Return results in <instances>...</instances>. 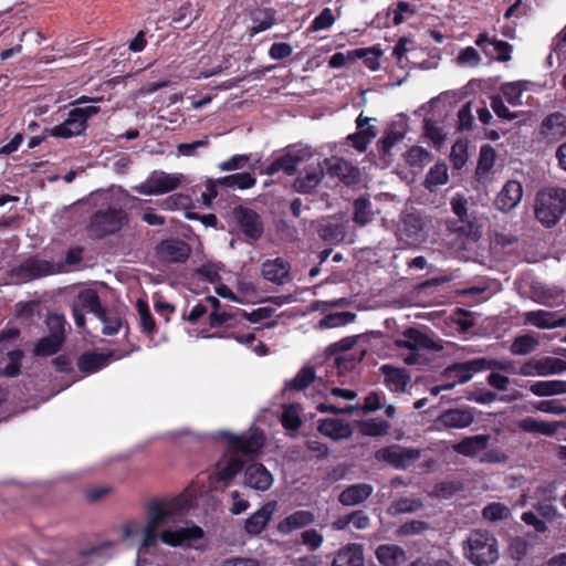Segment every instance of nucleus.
Instances as JSON below:
<instances>
[{"label":"nucleus","instance_id":"nucleus-27","mask_svg":"<svg viewBox=\"0 0 566 566\" xmlns=\"http://www.w3.org/2000/svg\"><path fill=\"white\" fill-rule=\"evenodd\" d=\"M368 123H369V118L364 117L363 114H360L356 119L357 132L354 134H350L347 137V139H348V142H350L352 146L359 153L366 151L368 145L377 136L376 128L371 125H368Z\"/></svg>","mask_w":566,"mask_h":566},{"label":"nucleus","instance_id":"nucleus-21","mask_svg":"<svg viewBox=\"0 0 566 566\" xmlns=\"http://www.w3.org/2000/svg\"><path fill=\"white\" fill-rule=\"evenodd\" d=\"M474 419V409L471 407L451 408L438 417V423L446 429H464L470 427Z\"/></svg>","mask_w":566,"mask_h":566},{"label":"nucleus","instance_id":"nucleus-41","mask_svg":"<svg viewBox=\"0 0 566 566\" xmlns=\"http://www.w3.org/2000/svg\"><path fill=\"white\" fill-rule=\"evenodd\" d=\"M276 24V11L273 8L258 10L252 15V27L250 35L253 36L260 32L271 29Z\"/></svg>","mask_w":566,"mask_h":566},{"label":"nucleus","instance_id":"nucleus-7","mask_svg":"<svg viewBox=\"0 0 566 566\" xmlns=\"http://www.w3.org/2000/svg\"><path fill=\"white\" fill-rule=\"evenodd\" d=\"M127 221V213L117 207L96 210L90 218L87 231L91 238L104 239L122 230Z\"/></svg>","mask_w":566,"mask_h":566},{"label":"nucleus","instance_id":"nucleus-56","mask_svg":"<svg viewBox=\"0 0 566 566\" xmlns=\"http://www.w3.org/2000/svg\"><path fill=\"white\" fill-rule=\"evenodd\" d=\"M244 468V462L238 457H230L223 467L218 469V479L228 483Z\"/></svg>","mask_w":566,"mask_h":566},{"label":"nucleus","instance_id":"nucleus-59","mask_svg":"<svg viewBox=\"0 0 566 566\" xmlns=\"http://www.w3.org/2000/svg\"><path fill=\"white\" fill-rule=\"evenodd\" d=\"M300 542L310 552H316L324 543V536L315 528H307L301 533Z\"/></svg>","mask_w":566,"mask_h":566},{"label":"nucleus","instance_id":"nucleus-23","mask_svg":"<svg viewBox=\"0 0 566 566\" xmlns=\"http://www.w3.org/2000/svg\"><path fill=\"white\" fill-rule=\"evenodd\" d=\"M264 280L283 285L291 280V265L283 258L266 260L261 268Z\"/></svg>","mask_w":566,"mask_h":566},{"label":"nucleus","instance_id":"nucleus-50","mask_svg":"<svg viewBox=\"0 0 566 566\" xmlns=\"http://www.w3.org/2000/svg\"><path fill=\"white\" fill-rule=\"evenodd\" d=\"M526 90V82H509L502 84L500 91L512 106L522 105V94Z\"/></svg>","mask_w":566,"mask_h":566},{"label":"nucleus","instance_id":"nucleus-32","mask_svg":"<svg viewBox=\"0 0 566 566\" xmlns=\"http://www.w3.org/2000/svg\"><path fill=\"white\" fill-rule=\"evenodd\" d=\"M421 458V450L391 444V467L407 470L412 468Z\"/></svg>","mask_w":566,"mask_h":566},{"label":"nucleus","instance_id":"nucleus-38","mask_svg":"<svg viewBox=\"0 0 566 566\" xmlns=\"http://www.w3.org/2000/svg\"><path fill=\"white\" fill-rule=\"evenodd\" d=\"M415 49V42L410 40L409 38H401L398 43L396 44L392 54L397 59V63L399 69H401L403 72L402 76H398L397 81L395 83H391V85H400L409 75V72L407 70L409 64V59L407 56L408 53L413 51Z\"/></svg>","mask_w":566,"mask_h":566},{"label":"nucleus","instance_id":"nucleus-8","mask_svg":"<svg viewBox=\"0 0 566 566\" xmlns=\"http://www.w3.org/2000/svg\"><path fill=\"white\" fill-rule=\"evenodd\" d=\"M99 111L101 108L95 105L75 107L69 112L67 118L63 123L48 129V134L64 139L84 135L88 119L98 114Z\"/></svg>","mask_w":566,"mask_h":566},{"label":"nucleus","instance_id":"nucleus-55","mask_svg":"<svg viewBox=\"0 0 566 566\" xmlns=\"http://www.w3.org/2000/svg\"><path fill=\"white\" fill-rule=\"evenodd\" d=\"M356 318V314L353 312H337L331 313L324 316L319 321L321 328H335L339 326H345L349 323H353Z\"/></svg>","mask_w":566,"mask_h":566},{"label":"nucleus","instance_id":"nucleus-37","mask_svg":"<svg viewBox=\"0 0 566 566\" xmlns=\"http://www.w3.org/2000/svg\"><path fill=\"white\" fill-rule=\"evenodd\" d=\"M542 134L552 139H560L566 136V116L556 112L546 116L542 123Z\"/></svg>","mask_w":566,"mask_h":566},{"label":"nucleus","instance_id":"nucleus-39","mask_svg":"<svg viewBox=\"0 0 566 566\" xmlns=\"http://www.w3.org/2000/svg\"><path fill=\"white\" fill-rule=\"evenodd\" d=\"M530 391L537 397H551L566 394V380H538L530 386Z\"/></svg>","mask_w":566,"mask_h":566},{"label":"nucleus","instance_id":"nucleus-54","mask_svg":"<svg viewBox=\"0 0 566 566\" xmlns=\"http://www.w3.org/2000/svg\"><path fill=\"white\" fill-rule=\"evenodd\" d=\"M315 369L312 366L303 367L296 376L286 382V387L291 390H304L315 380Z\"/></svg>","mask_w":566,"mask_h":566},{"label":"nucleus","instance_id":"nucleus-31","mask_svg":"<svg viewBox=\"0 0 566 566\" xmlns=\"http://www.w3.org/2000/svg\"><path fill=\"white\" fill-rule=\"evenodd\" d=\"M317 430L323 436L328 437L335 441L348 439L353 433L349 423L342 419L331 418L319 420Z\"/></svg>","mask_w":566,"mask_h":566},{"label":"nucleus","instance_id":"nucleus-9","mask_svg":"<svg viewBox=\"0 0 566 566\" xmlns=\"http://www.w3.org/2000/svg\"><path fill=\"white\" fill-rule=\"evenodd\" d=\"M172 515V510L164 502L155 501L148 505L147 523L143 530L139 553H146L149 548L156 546L158 538H160L158 530L168 523Z\"/></svg>","mask_w":566,"mask_h":566},{"label":"nucleus","instance_id":"nucleus-46","mask_svg":"<svg viewBox=\"0 0 566 566\" xmlns=\"http://www.w3.org/2000/svg\"><path fill=\"white\" fill-rule=\"evenodd\" d=\"M273 308L271 307H259L253 310L251 313H247L242 308H235L234 317H233V331H235L237 326L244 321H249L251 323H259L263 319H268L273 315Z\"/></svg>","mask_w":566,"mask_h":566},{"label":"nucleus","instance_id":"nucleus-61","mask_svg":"<svg viewBox=\"0 0 566 566\" xmlns=\"http://www.w3.org/2000/svg\"><path fill=\"white\" fill-rule=\"evenodd\" d=\"M482 515L485 520L495 522L509 518L511 511L504 504L495 502L486 505L482 511Z\"/></svg>","mask_w":566,"mask_h":566},{"label":"nucleus","instance_id":"nucleus-43","mask_svg":"<svg viewBox=\"0 0 566 566\" xmlns=\"http://www.w3.org/2000/svg\"><path fill=\"white\" fill-rule=\"evenodd\" d=\"M219 186L227 188L250 189L256 184V178L251 172H238L217 179Z\"/></svg>","mask_w":566,"mask_h":566},{"label":"nucleus","instance_id":"nucleus-25","mask_svg":"<svg viewBox=\"0 0 566 566\" xmlns=\"http://www.w3.org/2000/svg\"><path fill=\"white\" fill-rule=\"evenodd\" d=\"M450 203L453 213L462 223L459 230L470 237L478 238L480 235V230L475 226L474 218L468 212V199L463 195L457 193L452 197Z\"/></svg>","mask_w":566,"mask_h":566},{"label":"nucleus","instance_id":"nucleus-19","mask_svg":"<svg viewBox=\"0 0 566 566\" xmlns=\"http://www.w3.org/2000/svg\"><path fill=\"white\" fill-rule=\"evenodd\" d=\"M327 174L338 178L346 186H355L360 181L358 167L344 158H331L325 161Z\"/></svg>","mask_w":566,"mask_h":566},{"label":"nucleus","instance_id":"nucleus-36","mask_svg":"<svg viewBox=\"0 0 566 566\" xmlns=\"http://www.w3.org/2000/svg\"><path fill=\"white\" fill-rule=\"evenodd\" d=\"M332 566H364L363 548L358 544H350L337 552Z\"/></svg>","mask_w":566,"mask_h":566},{"label":"nucleus","instance_id":"nucleus-15","mask_svg":"<svg viewBox=\"0 0 566 566\" xmlns=\"http://www.w3.org/2000/svg\"><path fill=\"white\" fill-rule=\"evenodd\" d=\"M59 271L60 266L56 268L54 263L38 256H30L15 268L14 273L22 280L32 281L55 274Z\"/></svg>","mask_w":566,"mask_h":566},{"label":"nucleus","instance_id":"nucleus-51","mask_svg":"<svg viewBox=\"0 0 566 566\" xmlns=\"http://www.w3.org/2000/svg\"><path fill=\"white\" fill-rule=\"evenodd\" d=\"M281 423L283 428L291 432H297L302 426L300 410L297 405L290 403L284 406L281 416Z\"/></svg>","mask_w":566,"mask_h":566},{"label":"nucleus","instance_id":"nucleus-64","mask_svg":"<svg viewBox=\"0 0 566 566\" xmlns=\"http://www.w3.org/2000/svg\"><path fill=\"white\" fill-rule=\"evenodd\" d=\"M335 22V17L331 8H324L321 13L315 17L310 25V31L316 32L319 30L329 29Z\"/></svg>","mask_w":566,"mask_h":566},{"label":"nucleus","instance_id":"nucleus-58","mask_svg":"<svg viewBox=\"0 0 566 566\" xmlns=\"http://www.w3.org/2000/svg\"><path fill=\"white\" fill-rule=\"evenodd\" d=\"M46 327L49 329V335H54L57 338L63 339L65 343L66 339V321L64 315L62 314H49L45 319Z\"/></svg>","mask_w":566,"mask_h":566},{"label":"nucleus","instance_id":"nucleus-29","mask_svg":"<svg viewBox=\"0 0 566 566\" xmlns=\"http://www.w3.org/2000/svg\"><path fill=\"white\" fill-rule=\"evenodd\" d=\"M458 369H462L467 371V374L462 377V381H469L473 374L482 371V370H509L510 363L500 361L496 359H489L485 357H480L475 359L468 360L464 365H458Z\"/></svg>","mask_w":566,"mask_h":566},{"label":"nucleus","instance_id":"nucleus-17","mask_svg":"<svg viewBox=\"0 0 566 566\" xmlns=\"http://www.w3.org/2000/svg\"><path fill=\"white\" fill-rule=\"evenodd\" d=\"M127 355H129V352L119 356H116L114 350H108L107 353L84 352L77 358V367L82 373L91 375L105 368L111 360L118 359Z\"/></svg>","mask_w":566,"mask_h":566},{"label":"nucleus","instance_id":"nucleus-16","mask_svg":"<svg viewBox=\"0 0 566 566\" xmlns=\"http://www.w3.org/2000/svg\"><path fill=\"white\" fill-rule=\"evenodd\" d=\"M157 255L160 260L168 263H184L191 253L190 245L180 239H166L163 240L156 249Z\"/></svg>","mask_w":566,"mask_h":566},{"label":"nucleus","instance_id":"nucleus-1","mask_svg":"<svg viewBox=\"0 0 566 566\" xmlns=\"http://www.w3.org/2000/svg\"><path fill=\"white\" fill-rule=\"evenodd\" d=\"M358 340L359 336H347L326 347V359L333 361V367L338 376L354 370L364 359L367 349L359 345Z\"/></svg>","mask_w":566,"mask_h":566},{"label":"nucleus","instance_id":"nucleus-20","mask_svg":"<svg viewBox=\"0 0 566 566\" xmlns=\"http://www.w3.org/2000/svg\"><path fill=\"white\" fill-rule=\"evenodd\" d=\"M475 44L482 48L483 53L499 62H507L512 59L513 46L496 38H490L488 33H481L475 40Z\"/></svg>","mask_w":566,"mask_h":566},{"label":"nucleus","instance_id":"nucleus-48","mask_svg":"<svg viewBox=\"0 0 566 566\" xmlns=\"http://www.w3.org/2000/svg\"><path fill=\"white\" fill-rule=\"evenodd\" d=\"M136 308L140 317V331L147 336L153 337L157 333V325L150 313L148 303L144 300L136 302Z\"/></svg>","mask_w":566,"mask_h":566},{"label":"nucleus","instance_id":"nucleus-44","mask_svg":"<svg viewBox=\"0 0 566 566\" xmlns=\"http://www.w3.org/2000/svg\"><path fill=\"white\" fill-rule=\"evenodd\" d=\"M323 177L322 168H313L306 170L304 175H300L295 181L294 187L301 193H310L321 182Z\"/></svg>","mask_w":566,"mask_h":566},{"label":"nucleus","instance_id":"nucleus-13","mask_svg":"<svg viewBox=\"0 0 566 566\" xmlns=\"http://www.w3.org/2000/svg\"><path fill=\"white\" fill-rule=\"evenodd\" d=\"M232 218L247 240L258 241L262 237L264 232L263 221L255 210L238 206L232 211Z\"/></svg>","mask_w":566,"mask_h":566},{"label":"nucleus","instance_id":"nucleus-28","mask_svg":"<svg viewBox=\"0 0 566 566\" xmlns=\"http://www.w3.org/2000/svg\"><path fill=\"white\" fill-rule=\"evenodd\" d=\"M524 324L533 325L541 329H549L566 325V318L558 317L556 313L537 310L528 311L523 314Z\"/></svg>","mask_w":566,"mask_h":566},{"label":"nucleus","instance_id":"nucleus-45","mask_svg":"<svg viewBox=\"0 0 566 566\" xmlns=\"http://www.w3.org/2000/svg\"><path fill=\"white\" fill-rule=\"evenodd\" d=\"M64 342L54 335L41 337L34 345L33 355L36 357H49L57 354Z\"/></svg>","mask_w":566,"mask_h":566},{"label":"nucleus","instance_id":"nucleus-3","mask_svg":"<svg viewBox=\"0 0 566 566\" xmlns=\"http://www.w3.org/2000/svg\"><path fill=\"white\" fill-rule=\"evenodd\" d=\"M566 211V189L548 187L535 200V217L546 228L554 227Z\"/></svg>","mask_w":566,"mask_h":566},{"label":"nucleus","instance_id":"nucleus-2","mask_svg":"<svg viewBox=\"0 0 566 566\" xmlns=\"http://www.w3.org/2000/svg\"><path fill=\"white\" fill-rule=\"evenodd\" d=\"M462 548L464 557L475 566H489L499 558L497 539L488 531H471Z\"/></svg>","mask_w":566,"mask_h":566},{"label":"nucleus","instance_id":"nucleus-47","mask_svg":"<svg viewBox=\"0 0 566 566\" xmlns=\"http://www.w3.org/2000/svg\"><path fill=\"white\" fill-rule=\"evenodd\" d=\"M318 237L327 243H339L344 240L346 231L343 224L324 221L318 226Z\"/></svg>","mask_w":566,"mask_h":566},{"label":"nucleus","instance_id":"nucleus-6","mask_svg":"<svg viewBox=\"0 0 566 566\" xmlns=\"http://www.w3.org/2000/svg\"><path fill=\"white\" fill-rule=\"evenodd\" d=\"M430 228L431 220L428 217L412 211L401 216L396 235L405 247L416 248L427 240Z\"/></svg>","mask_w":566,"mask_h":566},{"label":"nucleus","instance_id":"nucleus-26","mask_svg":"<svg viewBox=\"0 0 566 566\" xmlns=\"http://www.w3.org/2000/svg\"><path fill=\"white\" fill-rule=\"evenodd\" d=\"M523 196V187L516 180L507 181L496 196L494 205L497 210L509 212L513 210L521 201Z\"/></svg>","mask_w":566,"mask_h":566},{"label":"nucleus","instance_id":"nucleus-40","mask_svg":"<svg viewBox=\"0 0 566 566\" xmlns=\"http://www.w3.org/2000/svg\"><path fill=\"white\" fill-rule=\"evenodd\" d=\"M349 524H353L356 530H366L370 525V520L364 511L358 510L339 516L332 523V526L336 531H343Z\"/></svg>","mask_w":566,"mask_h":566},{"label":"nucleus","instance_id":"nucleus-49","mask_svg":"<svg viewBox=\"0 0 566 566\" xmlns=\"http://www.w3.org/2000/svg\"><path fill=\"white\" fill-rule=\"evenodd\" d=\"M77 298L82 310H87L96 316L104 315L106 308L102 306L101 298L96 291H82L78 293Z\"/></svg>","mask_w":566,"mask_h":566},{"label":"nucleus","instance_id":"nucleus-22","mask_svg":"<svg viewBox=\"0 0 566 566\" xmlns=\"http://www.w3.org/2000/svg\"><path fill=\"white\" fill-rule=\"evenodd\" d=\"M244 484L256 491L264 492L272 486L273 475L262 463L254 462L244 470Z\"/></svg>","mask_w":566,"mask_h":566},{"label":"nucleus","instance_id":"nucleus-10","mask_svg":"<svg viewBox=\"0 0 566 566\" xmlns=\"http://www.w3.org/2000/svg\"><path fill=\"white\" fill-rule=\"evenodd\" d=\"M222 436L233 452L243 455L259 454L266 441L264 431L258 427H252L241 434L223 431Z\"/></svg>","mask_w":566,"mask_h":566},{"label":"nucleus","instance_id":"nucleus-14","mask_svg":"<svg viewBox=\"0 0 566 566\" xmlns=\"http://www.w3.org/2000/svg\"><path fill=\"white\" fill-rule=\"evenodd\" d=\"M308 156V151L305 148L296 145L289 146L286 151L273 159L265 168L264 172L269 176H273L280 171H283L287 176H294L297 171V167Z\"/></svg>","mask_w":566,"mask_h":566},{"label":"nucleus","instance_id":"nucleus-42","mask_svg":"<svg viewBox=\"0 0 566 566\" xmlns=\"http://www.w3.org/2000/svg\"><path fill=\"white\" fill-rule=\"evenodd\" d=\"M539 346V339L532 333L516 336L510 345V353L515 356H526Z\"/></svg>","mask_w":566,"mask_h":566},{"label":"nucleus","instance_id":"nucleus-63","mask_svg":"<svg viewBox=\"0 0 566 566\" xmlns=\"http://www.w3.org/2000/svg\"><path fill=\"white\" fill-rule=\"evenodd\" d=\"M192 207V199L185 193H174L166 198L163 202V208L166 210L176 209H190Z\"/></svg>","mask_w":566,"mask_h":566},{"label":"nucleus","instance_id":"nucleus-52","mask_svg":"<svg viewBox=\"0 0 566 566\" xmlns=\"http://www.w3.org/2000/svg\"><path fill=\"white\" fill-rule=\"evenodd\" d=\"M537 365L541 377L558 375L566 370V360L551 356L537 358Z\"/></svg>","mask_w":566,"mask_h":566},{"label":"nucleus","instance_id":"nucleus-53","mask_svg":"<svg viewBox=\"0 0 566 566\" xmlns=\"http://www.w3.org/2000/svg\"><path fill=\"white\" fill-rule=\"evenodd\" d=\"M449 180L448 167L444 164H437L428 171L424 180L427 189L432 191L436 187L447 184Z\"/></svg>","mask_w":566,"mask_h":566},{"label":"nucleus","instance_id":"nucleus-34","mask_svg":"<svg viewBox=\"0 0 566 566\" xmlns=\"http://www.w3.org/2000/svg\"><path fill=\"white\" fill-rule=\"evenodd\" d=\"M274 509L275 503L269 502L250 515L244 523L245 532L251 535H259L270 522Z\"/></svg>","mask_w":566,"mask_h":566},{"label":"nucleus","instance_id":"nucleus-57","mask_svg":"<svg viewBox=\"0 0 566 566\" xmlns=\"http://www.w3.org/2000/svg\"><path fill=\"white\" fill-rule=\"evenodd\" d=\"M373 219L371 203L366 198H358L354 201L353 220L359 226H366Z\"/></svg>","mask_w":566,"mask_h":566},{"label":"nucleus","instance_id":"nucleus-33","mask_svg":"<svg viewBox=\"0 0 566 566\" xmlns=\"http://www.w3.org/2000/svg\"><path fill=\"white\" fill-rule=\"evenodd\" d=\"M520 430L527 433H539L546 437H554L563 426L559 421H543L532 417H526L516 422Z\"/></svg>","mask_w":566,"mask_h":566},{"label":"nucleus","instance_id":"nucleus-5","mask_svg":"<svg viewBox=\"0 0 566 566\" xmlns=\"http://www.w3.org/2000/svg\"><path fill=\"white\" fill-rule=\"evenodd\" d=\"M203 304H207L210 310L209 326L211 328L224 327V337H233L240 344L252 346L256 340L253 333L240 334L233 331V317L237 307L223 306L216 296H206Z\"/></svg>","mask_w":566,"mask_h":566},{"label":"nucleus","instance_id":"nucleus-4","mask_svg":"<svg viewBox=\"0 0 566 566\" xmlns=\"http://www.w3.org/2000/svg\"><path fill=\"white\" fill-rule=\"evenodd\" d=\"M491 441L490 434H476L464 437L452 449L458 454L478 459L480 463L497 464L509 460L506 453L501 449H488Z\"/></svg>","mask_w":566,"mask_h":566},{"label":"nucleus","instance_id":"nucleus-18","mask_svg":"<svg viewBox=\"0 0 566 566\" xmlns=\"http://www.w3.org/2000/svg\"><path fill=\"white\" fill-rule=\"evenodd\" d=\"M203 530L192 524L191 526L180 527L177 530H166L160 533V541L171 547L189 546L191 542L203 538Z\"/></svg>","mask_w":566,"mask_h":566},{"label":"nucleus","instance_id":"nucleus-60","mask_svg":"<svg viewBox=\"0 0 566 566\" xmlns=\"http://www.w3.org/2000/svg\"><path fill=\"white\" fill-rule=\"evenodd\" d=\"M533 409L549 415H566V405H564L559 399L536 401L533 403Z\"/></svg>","mask_w":566,"mask_h":566},{"label":"nucleus","instance_id":"nucleus-24","mask_svg":"<svg viewBox=\"0 0 566 566\" xmlns=\"http://www.w3.org/2000/svg\"><path fill=\"white\" fill-rule=\"evenodd\" d=\"M314 522L315 514L312 511L298 510L282 518L276 525V531L281 535H290L297 530L308 527Z\"/></svg>","mask_w":566,"mask_h":566},{"label":"nucleus","instance_id":"nucleus-12","mask_svg":"<svg viewBox=\"0 0 566 566\" xmlns=\"http://www.w3.org/2000/svg\"><path fill=\"white\" fill-rule=\"evenodd\" d=\"M181 185V175L154 170L149 177L134 189L144 196L164 195L176 190Z\"/></svg>","mask_w":566,"mask_h":566},{"label":"nucleus","instance_id":"nucleus-62","mask_svg":"<svg viewBox=\"0 0 566 566\" xmlns=\"http://www.w3.org/2000/svg\"><path fill=\"white\" fill-rule=\"evenodd\" d=\"M388 428H389V424L387 421H384V420L378 421L375 419H370V420H366V421L361 422L360 432L364 436L378 437V436L387 434Z\"/></svg>","mask_w":566,"mask_h":566},{"label":"nucleus","instance_id":"nucleus-11","mask_svg":"<svg viewBox=\"0 0 566 566\" xmlns=\"http://www.w3.org/2000/svg\"><path fill=\"white\" fill-rule=\"evenodd\" d=\"M395 346L397 348H407L409 350V354L403 358V360L409 365L417 361V352L419 349H442V346L439 345L436 340L416 328H408L403 333L402 338L395 340Z\"/></svg>","mask_w":566,"mask_h":566},{"label":"nucleus","instance_id":"nucleus-30","mask_svg":"<svg viewBox=\"0 0 566 566\" xmlns=\"http://www.w3.org/2000/svg\"><path fill=\"white\" fill-rule=\"evenodd\" d=\"M374 489L367 483H356L345 488L338 495V502L344 506H354L365 502Z\"/></svg>","mask_w":566,"mask_h":566},{"label":"nucleus","instance_id":"nucleus-35","mask_svg":"<svg viewBox=\"0 0 566 566\" xmlns=\"http://www.w3.org/2000/svg\"><path fill=\"white\" fill-rule=\"evenodd\" d=\"M24 352L21 348L4 352L0 358V378H14L21 374Z\"/></svg>","mask_w":566,"mask_h":566}]
</instances>
